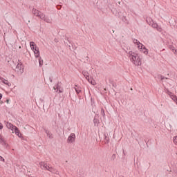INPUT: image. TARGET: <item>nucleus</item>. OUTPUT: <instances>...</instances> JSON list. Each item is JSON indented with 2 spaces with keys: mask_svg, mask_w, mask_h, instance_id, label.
Returning <instances> with one entry per match:
<instances>
[{
  "mask_svg": "<svg viewBox=\"0 0 177 177\" xmlns=\"http://www.w3.org/2000/svg\"><path fill=\"white\" fill-rule=\"evenodd\" d=\"M128 55L129 58L130 59V61L131 62V63H133V64H135L136 66L142 65V59H140L139 54L133 51H129Z\"/></svg>",
  "mask_w": 177,
  "mask_h": 177,
  "instance_id": "obj_1",
  "label": "nucleus"
},
{
  "mask_svg": "<svg viewBox=\"0 0 177 177\" xmlns=\"http://www.w3.org/2000/svg\"><path fill=\"white\" fill-rule=\"evenodd\" d=\"M32 13L34 15V16L39 17L41 19V20H44V21L46 23H52V20L49 19V17H46L44 12L37 10V8H33L32 10Z\"/></svg>",
  "mask_w": 177,
  "mask_h": 177,
  "instance_id": "obj_2",
  "label": "nucleus"
},
{
  "mask_svg": "<svg viewBox=\"0 0 177 177\" xmlns=\"http://www.w3.org/2000/svg\"><path fill=\"white\" fill-rule=\"evenodd\" d=\"M39 165L41 169H44V171H49V172H52L53 174H56V175H59V171L56 170V169L48 165V163L45 162H40Z\"/></svg>",
  "mask_w": 177,
  "mask_h": 177,
  "instance_id": "obj_3",
  "label": "nucleus"
},
{
  "mask_svg": "<svg viewBox=\"0 0 177 177\" xmlns=\"http://www.w3.org/2000/svg\"><path fill=\"white\" fill-rule=\"evenodd\" d=\"M6 125L8 129H11L12 133H15L18 138H21V133H20V130L16 126L12 125V123L9 122H6Z\"/></svg>",
  "mask_w": 177,
  "mask_h": 177,
  "instance_id": "obj_4",
  "label": "nucleus"
},
{
  "mask_svg": "<svg viewBox=\"0 0 177 177\" xmlns=\"http://www.w3.org/2000/svg\"><path fill=\"white\" fill-rule=\"evenodd\" d=\"M146 21L149 26H151L153 28H156L157 31H159V32H161V31H162V28L158 26L157 23L154 22V21H153V19H151L150 17H147L146 18Z\"/></svg>",
  "mask_w": 177,
  "mask_h": 177,
  "instance_id": "obj_5",
  "label": "nucleus"
},
{
  "mask_svg": "<svg viewBox=\"0 0 177 177\" xmlns=\"http://www.w3.org/2000/svg\"><path fill=\"white\" fill-rule=\"evenodd\" d=\"M67 143H74L75 142V133H71L66 140Z\"/></svg>",
  "mask_w": 177,
  "mask_h": 177,
  "instance_id": "obj_6",
  "label": "nucleus"
},
{
  "mask_svg": "<svg viewBox=\"0 0 177 177\" xmlns=\"http://www.w3.org/2000/svg\"><path fill=\"white\" fill-rule=\"evenodd\" d=\"M53 89L56 92H59V93H62V92H63V88H62V83L58 82L57 84L54 86Z\"/></svg>",
  "mask_w": 177,
  "mask_h": 177,
  "instance_id": "obj_7",
  "label": "nucleus"
},
{
  "mask_svg": "<svg viewBox=\"0 0 177 177\" xmlns=\"http://www.w3.org/2000/svg\"><path fill=\"white\" fill-rule=\"evenodd\" d=\"M15 71L16 73H17V74H23V73L24 72V70L21 67V64L19 63L17 64L15 68Z\"/></svg>",
  "mask_w": 177,
  "mask_h": 177,
  "instance_id": "obj_8",
  "label": "nucleus"
},
{
  "mask_svg": "<svg viewBox=\"0 0 177 177\" xmlns=\"http://www.w3.org/2000/svg\"><path fill=\"white\" fill-rule=\"evenodd\" d=\"M138 49H140L141 50V52L143 53L144 55L149 54V50H147V48H146V47H145V46H143V44L138 46Z\"/></svg>",
  "mask_w": 177,
  "mask_h": 177,
  "instance_id": "obj_9",
  "label": "nucleus"
},
{
  "mask_svg": "<svg viewBox=\"0 0 177 177\" xmlns=\"http://www.w3.org/2000/svg\"><path fill=\"white\" fill-rule=\"evenodd\" d=\"M0 81L1 82H3V84H5L6 85H7L8 86H11V85H12V84L10 82H9V81L6 80L3 77H0Z\"/></svg>",
  "mask_w": 177,
  "mask_h": 177,
  "instance_id": "obj_10",
  "label": "nucleus"
},
{
  "mask_svg": "<svg viewBox=\"0 0 177 177\" xmlns=\"http://www.w3.org/2000/svg\"><path fill=\"white\" fill-rule=\"evenodd\" d=\"M33 52L35 53V57H39V56H40L39 48L35 47V49Z\"/></svg>",
  "mask_w": 177,
  "mask_h": 177,
  "instance_id": "obj_11",
  "label": "nucleus"
},
{
  "mask_svg": "<svg viewBox=\"0 0 177 177\" xmlns=\"http://www.w3.org/2000/svg\"><path fill=\"white\" fill-rule=\"evenodd\" d=\"M82 74L86 80H87V81H89V79L91 78L89 77V73H88V71H83Z\"/></svg>",
  "mask_w": 177,
  "mask_h": 177,
  "instance_id": "obj_12",
  "label": "nucleus"
},
{
  "mask_svg": "<svg viewBox=\"0 0 177 177\" xmlns=\"http://www.w3.org/2000/svg\"><path fill=\"white\" fill-rule=\"evenodd\" d=\"M30 46L32 50H33V52L35 50V48H38L37 46V44H35V43L34 41L30 42Z\"/></svg>",
  "mask_w": 177,
  "mask_h": 177,
  "instance_id": "obj_13",
  "label": "nucleus"
},
{
  "mask_svg": "<svg viewBox=\"0 0 177 177\" xmlns=\"http://www.w3.org/2000/svg\"><path fill=\"white\" fill-rule=\"evenodd\" d=\"M45 132L49 139H53V134H52L50 131L48 130H45Z\"/></svg>",
  "mask_w": 177,
  "mask_h": 177,
  "instance_id": "obj_14",
  "label": "nucleus"
},
{
  "mask_svg": "<svg viewBox=\"0 0 177 177\" xmlns=\"http://www.w3.org/2000/svg\"><path fill=\"white\" fill-rule=\"evenodd\" d=\"M133 44H135V45H137L138 47L140 46V45H142V44L140 43V41H139L138 39H133Z\"/></svg>",
  "mask_w": 177,
  "mask_h": 177,
  "instance_id": "obj_15",
  "label": "nucleus"
},
{
  "mask_svg": "<svg viewBox=\"0 0 177 177\" xmlns=\"http://www.w3.org/2000/svg\"><path fill=\"white\" fill-rule=\"evenodd\" d=\"M75 86L76 87H74V89H75V92L77 93V95L79 93H81V88L77 87V85H75Z\"/></svg>",
  "mask_w": 177,
  "mask_h": 177,
  "instance_id": "obj_16",
  "label": "nucleus"
},
{
  "mask_svg": "<svg viewBox=\"0 0 177 177\" xmlns=\"http://www.w3.org/2000/svg\"><path fill=\"white\" fill-rule=\"evenodd\" d=\"M88 82L91 84V85H96V82L95 81V80L91 79V77L89 78V80H88Z\"/></svg>",
  "mask_w": 177,
  "mask_h": 177,
  "instance_id": "obj_17",
  "label": "nucleus"
},
{
  "mask_svg": "<svg viewBox=\"0 0 177 177\" xmlns=\"http://www.w3.org/2000/svg\"><path fill=\"white\" fill-rule=\"evenodd\" d=\"M0 143L1 145H6V142L5 141V139L2 138V135L0 134Z\"/></svg>",
  "mask_w": 177,
  "mask_h": 177,
  "instance_id": "obj_18",
  "label": "nucleus"
},
{
  "mask_svg": "<svg viewBox=\"0 0 177 177\" xmlns=\"http://www.w3.org/2000/svg\"><path fill=\"white\" fill-rule=\"evenodd\" d=\"M169 48L170 50H172L174 53H176V50L175 49V47L172 45L169 46Z\"/></svg>",
  "mask_w": 177,
  "mask_h": 177,
  "instance_id": "obj_19",
  "label": "nucleus"
},
{
  "mask_svg": "<svg viewBox=\"0 0 177 177\" xmlns=\"http://www.w3.org/2000/svg\"><path fill=\"white\" fill-rule=\"evenodd\" d=\"M39 64L40 67H42L44 66V60H42V58H39Z\"/></svg>",
  "mask_w": 177,
  "mask_h": 177,
  "instance_id": "obj_20",
  "label": "nucleus"
},
{
  "mask_svg": "<svg viewBox=\"0 0 177 177\" xmlns=\"http://www.w3.org/2000/svg\"><path fill=\"white\" fill-rule=\"evenodd\" d=\"M93 122H94L95 126H96V125L98 126L99 125V120L96 119L95 118L93 120Z\"/></svg>",
  "mask_w": 177,
  "mask_h": 177,
  "instance_id": "obj_21",
  "label": "nucleus"
},
{
  "mask_svg": "<svg viewBox=\"0 0 177 177\" xmlns=\"http://www.w3.org/2000/svg\"><path fill=\"white\" fill-rule=\"evenodd\" d=\"M158 78H160L161 81H162L163 80H168V78L163 77L162 75H159Z\"/></svg>",
  "mask_w": 177,
  "mask_h": 177,
  "instance_id": "obj_22",
  "label": "nucleus"
},
{
  "mask_svg": "<svg viewBox=\"0 0 177 177\" xmlns=\"http://www.w3.org/2000/svg\"><path fill=\"white\" fill-rule=\"evenodd\" d=\"M101 115L104 117H105L106 113H104V109H101Z\"/></svg>",
  "mask_w": 177,
  "mask_h": 177,
  "instance_id": "obj_23",
  "label": "nucleus"
},
{
  "mask_svg": "<svg viewBox=\"0 0 177 177\" xmlns=\"http://www.w3.org/2000/svg\"><path fill=\"white\" fill-rule=\"evenodd\" d=\"M172 99H173L174 102H175V103H176V102H177V97H176V96L173 95Z\"/></svg>",
  "mask_w": 177,
  "mask_h": 177,
  "instance_id": "obj_24",
  "label": "nucleus"
},
{
  "mask_svg": "<svg viewBox=\"0 0 177 177\" xmlns=\"http://www.w3.org/2000/svg\"><path fill=\"white\" fill-rule=\"evenodd\" d=\"M122 21H124V23H126V21H127V17H122Z\"/></svg>",
  "mask_w": 177,
  "mask_h": 177,
  "instance_id": "obj_25",
  "label": "nucleus"
},
{
  "mask_svg": "<svg viewBox=\"0 0 177 177\" xmlns=\"http://www.w3.org/2000/svg\"><path fill=\"white\" fill-rule=\"evenodd\" d=\"M0 161H2L3 162H5V158H3V157L0 156Z\"/></svg>",
  "mask_w": 177,
  "mask_h": 177,
  "instance_id": "obj_26",
  "label": "nucleus"
},
{
  "mask_svg": "<svg viewBox=\"0 0 177 177\" xmlns=\"http://www.w3.org/2000/svg\"><path fill=\"white\" fill-rule=\"evenodd\" d=\"M105 140H106V143H109V138L107 136H105Z\"/></svg>",
  "mask_w": 177,
  "mask_h": 177,
  "instance_id": "obj_27",
  "label": "nucleus"
},
{
  "mask_svg": "<svg viewBox=\"0 0 177 177\" xmlns=\"http://www.w3.org/2000/svg\"><path fill=\"white\" fill-rule=\"evenodd\" d=\"M174 143H177V136L174 138Z\"/></svg>",
  "mask_w": 177,
  "mask_h": 177,
  "instance_id": "obj_28",
  "label": "nucleus"
},
{
  "mask_svg": "<svg viewBox=\"0 0 177 177\" xmlns=\"http://www.w3.org/2000/svg\"><path fill=\"white\" fill-rule=\"evenodd\" d=\"M3 128V126L2 125V123L0 122V129H2Z\"/></svg>",
  "mask_w": 177,
  "mask_h": 177,
  "instance_id": "obj_29",
  "label": "nucleus"
},
{
  "mask_svg": "<svg viewBox=\"0 0 177 177\" xmlns=\"http://www.w3.org/2000/svg\"><path fill=\"white\" fill-rule=\"evenodd\" d=\"M1 99H2V94L1 93H0V100H1Z\"/></svg>",
  "mask_w": 177,
  "mask_h": 177,
  "instance_id": "obj_30",
  "label": "nucleus"
},
{
  "mask_svg": "<svg viewBox=\"0 0 177 177\" xmlns=\"http://www.w3.org/2000/svg\"><path fill=\"white\" fill-rule=\"evenodd\" d=\"M50 82H52V79L51 78H50Z\"/></svg>",
  "mask_w": 177,
  "mask_h": 177,
  "instance_id": "obj_31",
  "label": "nucleus"
},
{
  "mask_svg": "<svg viewBox=\"0 0 177 177\" xmlns=\"http://www.w3.org/2000/svg\"><path fill=\"white\" fill-rule=\"evenodd\" d=\"M9 102V100H7V103H8Z\"/></svg>",
  "mask_w": 177,
  "mask_h": 177,
  "instance_id": "obj_32",
  "label": "nucleus"
},
{
  "mask_svg": "<svg viewBox=\"0 0 177 177\" xmlns=\"http://www.w3.org/2000/svg\"><path fill=\"white\" fill-rule=\"evenodd\" d=\"M113 156H115V155L113 154Z\"/></svg>",
  "mask_w": 177,
  "mask_h": 177,
  "instance_id": "obj_33",
  "label": "nucleus"
}]
</instances>
